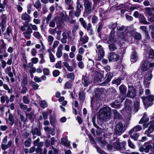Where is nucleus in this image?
<instances>
[{
	"label": "nucleus",
	"instance_id": "nucleus-64",
	"mask_svg": "<svg viewBox=\"0 0 154 154\" xmlns=\"http://www.w3.org/2000/svg\"><path fill=\"white\" fill-rule=\"evenodd\" d=\"M61 42L63 44H65L66 42V39L62 38L61 39Z\"/></svg>",
	"mask_w": 154,
	"mask_h": 154
},
{
	"label": "nucleus",
	"instance_id": "nucleus-37",
	"mask_svg": "<svg viewBox=\"0 0 154 154\" xmlns=\"http://www.w3.org/2000/svg\"><path fill=\"white\" fill-rule=\"evenodd\" d=\"M92 27V25L90 23H89L87 26L86 25V27L85 28H84L85 29H86L87 31H89L90 30Z\"/></svg>",
	"mask_w": 154,
	"mask_h": 154
},
{
	"label": "nucleus",
	"instance_id": "nucleus-3",
	"mask_svg": "<svg viewBox=\"0 0 154 154\" xmlns=\"http://www.w3.org/2000/svg\"><path fill=\"white\" fill-rule=\"evenodd\" d=\"M97 49L96 50L98 55L97 60L100 61L103 57L104 55V51L103 48L100 45H96Z\"/></svg>",
	"mask_w": 154,
	"mask_h": 154
},
{
	"label": "nucleus",
	"instance_id": "nucleus-27",
	"mask_svg": "<svg viewBox=\"0 0 154 154\" xmlns=\"http://www.w3.org/2000/svg\"><path fill=\"white\" fill-rule=\"evenodd\" d=\"M98 20V17L94 15L92 18V22L93 23H96Z\"/></svg>",
	"mask_w": 154,
	"mask_h": 154
},
{
	"label": "nucleus",
	"instance_id": "nucleus-50",
	"mask_svg": "<svg viewBox=\"0 0 154 154\" xmlns=\"http://www.w3.org/2000/svg\"><path fill=\"white\" fill-rule=\"evenodd\" d=\"M143 4L145 6H148L149 5L150 3L149 1H146L143 2Z\"/></svg>",
	"mask_w": 154,
	"mask_h": 154
},
{
	"label": "nucleus",
	"instance_id": "nucleus-21",
	"mask_svg": "<svg viewBox=\"0 0 154 154\" xmlns=\"http://www.w3.org/2000/svg\"><path fill=\"white\" fill-rule=\"evenodd\" d=\"M154 58V50L152 49H151L150 50L149 55V58L153 59Z\"/></svg>",
	"mask_w": 154,
	"mask_h": 154
},
{
	"label": "nucleus",
	"instance_id": "nucleus-59",
	"mask_svg": "<svg viewBox=\"0 0 154 154\" xmlns=\"http://www.w3.org/2000/svg\"><path fill=\"white\" fill-rule=\"evenodd\" d=\"M73 10H71L69 11V16L71 17L73 16Z\"/></svg>",
	"mask_w": 154,
	"mask_h": 154
},
{
	"label": "nucleus",
	"instance_id": "nucleus-43",
	"mask_svg": "<svg viewBox=\"0 0 154 154\" xmlns=\"http://www.w3.org/2000/svg\"><path fill=\"white\" fill-rule=\"evenodd\" d=\"M33 22L35 24H38L40 23V20L38 19H34L33 20Z\"/></svg>",
	"mask_w": 154,
	"mask_h": 154
},
{
	"label": "nucleus",
	"instance_id": "nucleus-9",
	"mask_svg": "<svg viewBox=\"0 0 154 154\" xmlns=\"http://www.w3.org/2000/svg\"><path fill=\"white\" fill-rule=\"evenodd\" d=\"M21 18L23 20L26 21V23H27V25L29 24L28 23L29 22L31 21V17L26 12H25L22 14Z\"/></svg>",
	"mask_w": 154,
	"mask_h": 154
},
{
	"label": "nucleus",
	"instance_id": "nucleus-10",
	"mask_svg": "<svg viewBox=\"0 0 154 154\" xmlns=\"http://www.w3.org/2000/svg\"><path fill=\"white\" fill-rule=\"evenodd\" d=\"M63 48V46L62 45H59L57 48L56 53V56L58 58H60L63 55L62 52Z\"/></svg>",
	"mask_w": 154,
	"mask_h": 154
},
{
	"label": "nucleus",
	"instance_id": "nucleus-30",
	"mask_svg": "<svg viewBox=\"0 0 154 154\" xmlns=\"http://www.w3.org/2000/svg\"><path fill=\"white\" fill-rule=\"evenodd\" d=\"M103 27V24L102 23H99L98 24V26L97 28V32H98V33L99 34Z\"/></svg>",
	"mask_w": 154,
	"mask_h": 154
},
{
	"label": "nucleus",
	"instance_id": "nucleus-5",
	"mask_svg": "<svg viewBox=\"0 0 154 154\" xmlns=\"http://www.w3.org/2000/svg\"><path fill=\"white\" fill-rule=\"evenodd\" d=\"M76 3V11L75 12L74 15L76 17H78L79 16L80 14L82 11L81 9H83V6L80 0H77Z\"/></svg>",
	"mask_w": 154,
	"mask_h": 154
},
{
	"label": "nucleus",
	"instance_id": "nucleus-26",
	"mask_svg": "<svg viewBox=\"0 0 154 154\" xmlns=\"http://www.w3.org/2000/svg\"><path fill=\"white\" fill-rule=\"evenodd\" d=\"M57 30V28L51 29L50 28L48 30V32L52 35H54L55 34Z\"/></svg>",
	"mask_w": 154,
	"mask_h": 154
},
{
	"label": "nucleus",
	"instance_id": "nucleus-24",
	"mask_svg": "<svg viewBox=\"0 0 154 154\" xmlns=\"http://www.w3.org/2000/svg\"><path fill=\"white\" fill-rule=\"evenodd\" d=\"M109 48L110 51H114L117 49L116 46L114 44H111L109 45Z\"/></svg>",
	"mask_w": 154,
	"mask_h": 154
},
{
	"label": "nucleus",
	"instance_id": "nucleus-55",
	"mask_svg": "<svg viewBox=\"0 0 154 154\" xmlns=\"http://www.w3.org/2000/svg\"><path fill=\"white\" fill-rule=\"evenodd\" d=\"M76 48L74 46H72L71 47V50L72 52H75L76 51Z\"/></svg>",
	"mask_w": 154,
	"mask_h": 154
},
{
	"label": "nucleus",
	"instance_id": "nucleus-11",
	"mask_svg": "<svg viewBox=\"0 0 154 154\" xmlns=\"http://www.w3.org/2000/svg\"><path fill=\"white\" fill-rule=\"evenodd\" d=\"M137 53L134 50L131 53V61L132 62L134 63L137 61Z\"/></svg>",
	"mask_w": 154,
	"mask_h": 154
},
{
	"label": "nucleus",
	"instance_id": "nucleus-2",
	"mask_svg": "<svg viewBox=\"0 0 154 154\" xmlns=\"http://www.w3.org/2000/svg\"><path fill=\"white\" fill-rule=\"evenodd\" d=\"M130 27H126L123 26L117 27V35L119 37L122 39L124 38L126 36H130L131 35L130 30Z\"/></svg>",
	"mask_w": 154,
	"mask_h": 154
},
{
	"label": "nucleus",
	"instance_id": "nucleus-35",
	"mask_svg": "<svg viewBox=\"0 0 154 154\" xmlns=\"http://www.w3.org/2000/svg\"><path fill=\"white\" fill-rule=\"evenodd\" d=\"M52 14H49L48 15V16L46 18V21L47 23H48V22L50 21L51 19V18Z\"/></svg>",
	"mask_w": 154,
	"mask_h": 154
},
{
	"label": "nucleus",
	"instance_id": "nucleus-54",
	"mask_svg": "<svg viewBox=\"0 0 154 154\" xmlns=\"http://www.w3.org/2000/svg\"><path fill=\"white\" fill-rule=\"evenodd\" d=\"M33 16L35 18H37L38 17V14L36 11H35L33 13Z\"/></svg>",
	"mask_w": 154,
	"mask_h": 154
},
{
	"label": "nucleus",
	"instance_id": "nucleus-47",
	"mask_svg": "<svg viewBox=\"0 0 154 154\" xmlns=\"http://www.w3.org/2000/svg\"><path fill=\"white\" fill-rule=\"evenodd\" d=\"M16 8L18 11H21L23 10L22 8L20 5H17Z\"/></svg>",
	"mask_w": 154,
	"mask_h": 154
},
{
	"label": "nucleus",
	"instance_id": "nucleus-1",
	"mask_svg": "<svg viewBox=\"0 0 154 154\" xmlns=\"http://www.w3.org/2000/svg\"><path fill=\"white\" fill-rule=\"evenodd\" d=\"M26 22H24L23 23V26L20 27V29L23 32V34L24 38L27 40H29L31 38V34L32 32V30L35 31H37L38 28L36 25L30 23L29 24V26L26 29V27H27V26H26Z\"/></svg>",
	"mask_w": 154,
	"mask_h": 154
},
{
	"label": "nucleus",
	"instance_id": "nucleus-25",
	"mask_svg": "<svg viewBox=\"0 0 154 154\" xmlns=\"http://www.w3.org/2000/svg\"><path fill=\"white\" fill-rule=\"evenodd\" d=\"M2 23L3 24H5L7 20V17L6 15L3 14L2 16Z\"/></svg>",
	"mask_w": 154,
	"mask_h": 154
},
{
	"label": "nucleus",
	"instance_id": "nucleus-29",
	"mask_svg": "<svg viewBox=\"0 0 154 154\" xmlns=\"http://www.w3.org/2000/svg\"><path fill=\"white\" fill-rule=\"evenodd\" d=\"M31 60L33 64H36L38 62V59L37 57H34L32 58Z\"/></svg>",
	"mask_w": 154,
	"mask_h": 154
},
{
	"label": "nucleus",
	"instance_id": "nucleus-7",
	"mask_svg": "<svg viewBox=\"0 0 154 154\" xmlns=\"http://www.w3.org/2000/svg\"><path fill=\"white\" fill-rule=\"evenodd\" d=\"M92 3L88 0H85L84 2V6L85 11L87 14H90L91 12Z\"/></svg>",
	"mask_w": 154,
	"mask_h": 154
},
{
	"label": "nucleus",
	"instance_id": "nucleus-56",
	"mask_svg": "<svg viewBox=\"0 0 154 154\" xmlns=\"http://www.w3.org/2000/svg\"><path fill=\"white\" fill-rule=\"evenodd\" d=\"M150 27L152 29L151 31V33L152 34V35H154V26L151 25L150 26Z\"/></svg>",
	"mask_w": 154,
	"mask_h": 154
},
{
	"label": "nucleus",
	"instance_id": "nucleus-13",
	"mask_svg": "<svg viewBox=\"0 0 154 154\" xmlns=\"http://www.w3.org/2000/svg\"><path fill=\"white\" fill-rule=\"evenodd\" d=\"M139 20L140 22L144 24H148L149 23L146 20L145 17L142 14H140L139 17Z\"/></svg>",
	"mask_w": 154,
	"mask_h": 154
},
{
	"label": "nucleus",
	"instance_id": "nucleus-34",
	"mask_svg": "<svg viewBox=\"0 0 154 154\" xmlns=\"http://www.w3.org/2000/svg\"><path fill=\"white\" fill-rule=\"evenodd\" d=\"M65 4L67 5H72L73 1L72 0H64Z\"/></svg>",
	"mask_w": 154,
	"mask_h": 154
},
{
	"label": "nucleus",
	"instance_id": "nucleus-22",
	"mask_svg": "<svg viewBox=\"0 0 154 154\" xmlns=\"http://www.w3.org/2000/svg\"><path fill=\"white\" fill-rule=\"evenodd\" d=\"M79 21L81 23V25L84 28L86 27V23L85 21L83 18H80L79 19Z\"/></svg>",
	"mask_w": 154,
	"mask_h": 154
},
{
	"label": "nucleus",
	"instance_id": "nucleus-15",
	"mask_svg": "<svg viewBox=\"0 0 154 154\" xmlns=\"http://www.w3.org/2000/svg\"><path fill=\"white\" fill-rule=\"evenodd\" d=\"M80 40L83 44L87 43L88 40V37L86 35H84L83 37H80Z\"/></svg>",
	"mask_w": 154,
	"mask_h": 154
},
{
	"label": "nucleus",
	"instance_id": "nucleus-52",
	"mask_svg": "<svg viewBox=\"0 0 154 154\" xmlns=\"http://www.w3.org/2000/svg\"><path fill=\"white\" fill-rule=\"evenodd\" d=\"M134 15L135 17H138L140 16L139 13L137 11L134 12Z\"/></svg>",
	"mask_w": 154,
	"mask_h": 154
},
{
	"label": "nucleus",
	"instance_id": "nucleus-38",
	"mask_svg": "<svg viewBox=\"0 0 154 154\" xmlns=\"http://www.w3.org/2000/svg\"><path fill=\"white\" fill-rule=\"evenodd\" d=\"M82 54H78L76 56V59L78 61H81L82 60Z\"/></svg>",
	"mask_w": 154,
	"mask_h": 154
},
{
	"label": "nucleus",
	"instance_id": "nucleus-60",
	"mask_svg": "<svg viewBox=\"0 0 154 154\" xmlns=\"http://www.w3.org/2000/svg\"><path fill=\"white\" fill-rule=\"evenodd\" d=\"M62 35L63 36L62 38L67 39V36L65 32H63L62 34Z\"/></svg>",
	"mask_w": 154,
	"mask_h": 154
},
{
	"label": "nucleus",
	"instance_id": "nucleus-8",
	"mask_svg": "<svg viewBox=\"0 0 154 154\" xmlns=\"http://www.w3.org/2000/svg\"><path fill=\"white\" fill-rule=\"evenodd\" d=\"M119 58L118 55L114 52L110 53L108 56V59L110 61H117L119 60Z\"/></svg>",
	"mask_w": 154,
	"mask_h": 154
},
{
	"label": "nucleus",
	"instance_id": "nucleus-19",
	"mask_svg": "<svg viewBox=\"0 0 154 154\" xmlns=\"http://www.w3.org/2000/svg\"><path fill=\"white\" fill-rule=\"evenodd\" d=\"M112 42H117V40L114 39V36L112 35H110L109 38L108 40V43L109 44L112 43Z\"/></svg>",
	"mask_w": 154,
	"mask_h": 154
},
{
	"label": "nucleus",
	"instance_id": "nucleus-41",
	"mask_svg": "<svg viewBox=\"0 0 154 154\" xmlns=\"http://www.w3.org/2000/svg\"><path fill=\"white\" fill-rule=\"evenodd\" d=\"M31 4L27 6V12L29 14H30L31 13Z\"/></svg>",
	"mask_w": 154,
	"mask_h": 154
},
{
	"label": "nucleus",
	"instance_id": "nucleus-63",
	"mask_svg": "<svg viewBox=\"0 0 154 154\" xmlns=\"http://www.w3.org/2000/svg\"><path fill=\"white\" fill-rule=\"evenodd\" d=\"M108 62V60L106 59H104L102 60V64H106Z\"/></svg>",
	"mask_w": 154,
	"mask_h": 154
},
{
	"label": "nucleus",
	"instance_id": "nucleus-53",
	"mask_svg": "<svg viewBox=\"0 0 154 154\" xmlns=\"http://www.w3.org/2000/svg\"><path fill=\"white\" fill-rule=\"evenodd\" d=\"M79 27V24L77 23H75L74 26L73 28L74 29L76 30Z\"/></svg>",
	"mask_w": 154,
	"mask_h": 154
},
{
	"label": "nucleus",
	"instance_id": "nucleus-32",
	"mask_svg": "<svg viewBox=\"0 0 154 154\" xmlns=\"http://www.w3.org/2000/svg\"><path fill=\"white\" fill-rule=\"evenodd\" d=\"M141 38V35L140 34L136 32L135 33L134 36V38L136 39H140Z\"/></svg>",
	"mask_w": 154,
	"mask_h": 154
},
{
	"label": "nucleus",
	"instance_id": "nucleus-36",
	"mask_svg": "<svg viewBox=\"0 0 154 154\" xmlns=\"http://www.w3.org/2000/svg\"><path fill=\"white\" fill-rule=\"evenodd\" d=\"M64 60L67 61L68 60V55L67 54L64 53L63 55Z\"/></svg>",
	"mask_w": 154,
	"mask_h": 154
},
{
	"label": "nucleus",
	"instance_id": "nucleus-51",
	"mask_svg": "<svg viewBox=\"0 0 154 154\" xmlns=\"http://www.w3.org/2000/svg\"><path fill=\"white\" fill-rule=\"evenodd\" d=\"M126 18L128 20H131L133 19L132 17L131 16L129 15H126Z\"/></svg>",
	"mask_w": 154,
	"mask_h": 154
},
{
	"label": "nucleus",
	"instance_id": "nucleus-44",
	"mask_svg": "<svg viewBox=\"0 0 154 154\" xmlns=\"http://www.w3.org/2000/svg\"><path fill=\"white\" fill-rule=\"evenodd\" d=\"M85 51L84 49L82 47L79 48L78 50V53L79 54H82Z\"/></svg>",
	"mask_w": 154,
	"mask_h": 154
},
{
	"label": "nucleus",
	"instance_id": "nucleus-6",
	"mask_svg": "<svg viewBox=\"0 0 154 154\" xmlns=\"http://www.w3.org/2000/svg\"><path fill=\"white\" fill-rule=\"evenodd\" d=\"M148 60V58L146 57L143 59L140 64L141 67H148V66H149V67H154V63H149Z\"/></svg>",
	"mask_w": 154,
	"mask_h": 154
},
{
	"label": "nucleus",
	"instance_id": "nucleus-62",
	"mask_svg": "<svg viewBox=\"0 0 154 154\" xmlns=\"http://www.w3.org/2000/svg\"><path fill=\"white\" fill-rule=\"evenodd\" d=\"M54 6L52 5V6H51V7H50V11L51 12H53L54 11Z\"/></svg>",
	"mask_w": 154,
	"mask_h": 154
},
{
	"label": "nucleus",
	"instance_id": "nucleus-61",
	"mask_svg": "<svg viewBox=\"0 0 154 154\" xmlns=\"http://www.w3.org/2000/svg\"><path fill=\"white\" fill-rule=\"evenodd\" d=\"M41 59L40 61V63H43L45 62V60L43 58V56L41 57Z\"/></svg>",
	"mask_w": 154,
	"mask_h": 154
},
{
	"label": "nucleus",
	"instance_id": "nucleus-4",
	"mask_svg": "<svg viewBox=\"0 0 154 154\" xmlns=\"http://www.w3.org/2000/svg\"><path fill=\"white\" fill-rule=\"evenodd\" d=\"M12 28L11 26L7 28L6 32L4 34V37L7 39L8 41L10 42L12 40Z\"/></svg>",
	"mask_w": 154,
	"mask_h": 154
},
{
	"label": "nucleus",
	"instance_id": "nucleus-49",
	"mask_svg": "<svg viewBox=\"0 0 154 154\" xmlns=\"http://www.w3.org/2000/svg\"><path fill=\"white\" fill-rule=\"evenodd\" d=\"M69 56L71 58H73L75 56V54L73 52H70L69 54Z\"/></svg>",
	"mask_w": 154,
	"mask_h": 154
},
{
	"label": "nucleus",
	"instance_id": "nucleus-14",
	"mask_svg": "<svg viewBox=\"0 0 154 154\" xmlns=\"http://www.w3.org/2000/svg\"><path fill=\"white\" fill-rule=\"evenodd\" d=\"M6 44L4 42L3 39L0 40V49L3 50L6 47Z\"/></svg>",
	"mask_w": 154,
	"mask_h": 154
},
{
	"label": "nucleus",
	"instance_id": "nucleus-28",
	"mask_svg": "<svg viewBox=\"0 0 154 154\" xmlns=\"http://www.w3.org/2000/svg\"><path fill=\"white\" fill-rule=\"evenodd\" d=\"M31 53L32 56H35L37 53V51L35 48H32L31 50Z\"/></svg>",
	"mask_w": 154,
	"mask_h": 154
},
{
	"label": "nucleus",
	"instance_id": "nucleus-33",
	"mask_svg": "<svg viewBox=\"0 0 154 154\" xmlns=\"http://www.w3.org/2000/svg\"><path fill=\"white\" fill-rule=\"evenodd\" d=\"M88 65L89 67H92L94 65V62L91 59H89L88 62Z\"/></svg>",
	"mask_w": 154,
	"mask_h": 154
},
{
	"label": "nucleus",
	"instance_id": "nucleus-45",
	"mask_svg": "<svg viewBox=\"0 0 154 154\" xmlns=\"http://www.w3.org/2000/svg\"><path fill=\"white\" fill-rule=\"evenodd\" d=\"M13 59V57H11L9 59L7 62V64L9 65H11L12 63V60Z\"/></svg>",
	"mask_w": 154,
	"mask_h": 154
},
{
	"label": "nucleus",
	"instance_id": "nucleus-42",
	"mask_svg": "<svg viewBox=\"0 0 154 154\" xmlns=\"http://www.w3.org/2000/svg\"><path fill=\"white\" fill-rule=\"evenodd\" d=\"M59 42L57 41H56L54 42L53 47L54 48H55L59 45Z\"/></svg>",
	"mask_w": 154,
	"mask_h": 154
},
{
	"label": "nucleus",
	"instance_id": "nucleus-58",
	"mask_svg": "<svg viewBox=\"0 0 154 154\" xmlns=\"http://www.w3.org/2000/svg\"><path fill=\"white\" fill-rule=\"evenodd\" d=\"M64 49L66 51H69V46L68 45H66L65 46Z\"/></svg>",
	"mask_w": 154,
	"mask_h": 154
},
{
	"label": "nucleus",
	"instance_id": "nucleus-16",
	"mask_svg": "<svg viewBox=\"0 0 154 154\" xmlns=\"http://www.w3.org/2000/svg\"><path fill=\"white\" fill-rule=\"evenodd\" d=\"M41 4L40 2L38 0L36 2L34 5V7L39 11L41 8Z\"/></svg>",
	"mask_w": 154,
	"mask_h": 154
},
{
	"label": "nucleus",
	"instance_id": "nucleus-23",
	"mask_svg": "<svg viewBox=\"0 0 154 154\" xmlns=\"http://www.w3.org/2000/svg\"><path fill=\"white\" fill-rule=\"evenodd\" d=\"M148 20L151 23L154 22V14H152L148 17Z\"/></svg>",
	"mask_w": 154,
	"mask_h": 154
},
{
	"label": "nucleus",
	"instance_id": "nucleus-48",
	"mask_svg": "<svg viewBox=\"0 0 154 154\" xmlns=\"http://www.w3.org/2000/svg\"><path fill=\"white\" fill-rule=\"evenodd\" d=\"M13 50L14 49L12 47H10L8 49L7 51L9 53H11L13 52Z\"/></svg>",
	"mask_w": 154,
	"mask_h": 154
},
{
	"label": "nucleus",
	"instance_id": "nucleus-18",
	"mask_svg": "<svg viewBox=\"0 0 154 154\" xmlns=\"http://www.w3.org/2000/svg\"><path fill=\"white\" fill-rule=\"evenodd\" d=\"M144 10L145 13L148 14L149 16H150L153 13L152 12V8L146 7L144 9Z\"/></svg>",
	"mask_w": 154,
	"mask_h": 154
},
{
	"label": "nucleus",
	"instance_id": "nucleus-20",
	"mask_svg": "<svg viewBox=\"0 0 154 154\" xmlns=\"http://www.w3.org/2000/svg\"><path fill=\"white\" fill-rule=\"evenodd\" d=\"M117 26V23H111L108 25V27L110 29H112L113 30H114L116 27Z\"/></svg>",
	"mask_w": 154,
	"mask_h": 154
},
{
	"label": "nucleus",
	"instance_id": "nucleus-39",
	"mask_svg": "<svg viewBox=\"0 0 154 154\" xmlns=\"http://www.w3.org/2000/svg\"><path fill=\"white\" fill-rule=\"evenodd\" d=\"M62 65V64L61 61H59L55 65V67H61Z\"/></svg>",
	"mask_w": 154,
	"mask_h": 154
},
{
	"label": "nucleus",
	"instance_id": "nucleus-31",
	"mask_svg": "<svg viewBox=\"0 0 154 154\" xmlns=\"http://www.w3.org/2000/svg\"><path fill=\"white\" fill-rule=\"evenodd\" d=\"M49 26L50 27L54 28L55 26V22L54 20H51L49 23Z\"/></svg>",
	"mask_w": 154,
	"mask_h": 154
},
{
	"label": "nucleus",
	"instance_id": "nucleus-57",
	"mask_svg": "<svg viewBox=\"0 0 154 154\" xmlns=\"http://www.w3.org/2000/svg\"><path fill=\"white\" fill-rule=\"evenodd\" d=\"M2 67H5L6 66V62L4 60H2Z\"/></svg>",
	"mask_w": 154,
	"mask_h": 154
},
{
	"label": "nucleus",
	"instance_id": "nucleus-40",
	"mask_svg": "<svg viewBox=\"0 0 154 154\" xmlns=\"http://www.w3.org/2000/svg\"><path fill=\"white\" fill-rule=\"evenodd\" d=\"M54 40V38L51 35H49L48 37V42H52Z\"/></svg>",
	"mask_w": 154,
	"mask_h": 154
},
{
	"label": "nucleus",
	"instance_id": "nucleus-46",
	"mask_svg": "<svg viewBox=\"0 0 154 154\" xmlns=\"http://www.w3.org/2000/svg\"><path fill=\"white\" fill-rule=\"evenodd\" d=\"M78 66L79 67H82L84 66L83 62L81 61H79L78 63Z\"/></svg>",
	"mask_w": 154,
	"mask_h": 154
},
{
	"label": "nucleus",
	"instance_id": "nucleus-12",
	"mask_svg": "<svg viewBox=\"0 0 154 154\" xmlns=\"http://www.w3.org/2000/svg\"><path fill=\"white\" fill-rule=\"evenodd\" d=\"M47 51L48 52L49 57L51 62H54L55 61V59L53 54L51 51V50L48 49L47 50Z\"/></svg>",
	"mask_w": 154,
	"mask_h": 154
},
{
	"label": "nucleus",
	"instance_id": "nucleus-17",
	"mask_svg": "<svg viewBox=\"0 0 154 154\" xmlns=\"http://www.w3.org/2000/svg\"><path fill=\"white\" fill-rule=\"evenodd\" d=\"M33 35L36 38L40 39L42 38V36L38 32L35 31L33 33Z\"/></svg>",
	"mask_w": 154,
	"mask_h": 154
}]
</instances>
